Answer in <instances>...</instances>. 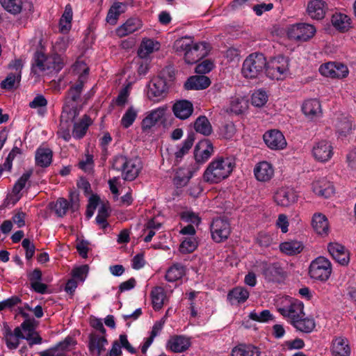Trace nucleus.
Here are the masks:
<instances>
[{"mask_svg": "<svg viewBox=\"0 0 356 356\" xmlns=\"http://www.w3.org/2000/svg\"><path fill=\"white\" fill-rule=\"evenodd\" d=\"M263 138L267 147L273 150L283 149L287 145L283 134L277 129L266 131Z\"/></svg>", "mask_w": 356, "mask_h": 356, "instance_id": "9b49d317", "label": "nucleus"}, {"mask_svg": "<svg viewBox=\"0 0 356 356\" xmlns=\"http://www.w3.org/2000/svg\"><path fill=\"white\" fill-rule=\"evenodd\" d=\"M292 325L300 332L310 333L314 330L316 323L313 318H305L303 316L299 320L293 321V324Z\"/></svg>", "mask_w": 356, "mask_h": 356, "instance_id": "4c0bfd02", "label": "nucleus"}, {"mask_svg": "<svg viewBox=\"0 0 356 356\" xmlns=\"http://www.w3.org/2000/svg\"><path fill=\"white\" fill-rule=\"evenodd\" d=\"M108 344L106 336H99L95 333L89 335L88 349L90 353L97 352V355L100 356L105 350V346Z\"/></svg>", "mask_w": 356, "mask_h": 356, "instance_id": "b1692460", "label": "nucleus"}, {"mask_svg": "<svg viewBox=\"0 0 356 356\" xmlns=\"http://www.w3.org/2000/svg\"><path fill=\"white\" fill-rule=\"evenodd\" d=\"M185 275V268L181 264H174L166 271L165 278L169 282H174Z\"/></svg>", "mask_w": 356, "mask_h": 356, "instance_id": "e433bc0d", "label": "nucleus"}, {"mask_svg": "<svg viewBox=\"0 0 356 356\" xmlns=\"http://www.w3.org/2000/svg\"><path fill=\"white\" fill-rule=\"evenodd\" d=\"M284 345L286 347V350H292L302 349L305 347V343L303 339L300 338H296L293 340L284 341Z\"/></svg>", "mask_w": 356, "mask_h": 356, "instance_id": "e2e57ef3", "label": "nucleus"}, {"mask_svg": "<svg viewBox=\"0 0 356 356\" xmlns=\"http://www.w3.org/2000/svg\"><path fill=\"white\" fill-rule=\"evenodd\" d=\"M191 346V338L184 335H173L166 343V349L175 353H184Z\"/></svg>", "mask_w": 356, "mask_h": 356, "instance_id": "2eb2a0df", "label": "nucleus"}, {"mask_svg": "<svg viewBox=\"0 0 356 356\" xmlns=\"http://www.w3.org/2000/svg\"><path fill=\"white\" fill-rule=\"evenodd\" d=\"M169 88L168 81L158 75L149 84L148 97L153 101H159L167 95Z\"/></svg>", "mask_w": 356, "mask_h": 356, "instance_id": "1a4fd4ad", "label": "nucleus"}, {"mask_svg": "<svg viewBox=\"0 0 356 356\" xmlns=\"http://www.w3.org/2000/svg\"><path fill=\"white\" fill-rule=\"evenodd\" d=\"M312 154L316 161L325 163L332 157L333 147L329 141L323 140L314 144Z\"/></svg>", "mask_w": 356, "mask_h": 356, "instance_id": "ddd939ff", "label": "nucleus"}, {"mask_svg": "<svg viewBox=\"0 0 356 356\" xmlns=\"http://www.w3.org/2000/svg\"><path fill=\"white\" fill-rule=\"evenodd\" d=\"M316 31V28L312 24L298 23L288 28L287 35L289 39L297 42H307L314 35Z\"/></svg>", "mask_w": 356, "mask_h": 356, "instance_id": "6e6552de", "label": "nucleus"}, {"mask_svg": "<svg viewBox=\"0 0 356 356\" xmlns=\"http://www.w3.org/2000/svg\"><path fill=\"white\" fill-rule=\"evenodd\" d=\"M53 152L49 148L39 147L35 152V164L42 168L49 166L52 161Z\"/></svg>", "mask_w": 356, "mask_h": 356, "instance_id": "7c9ffc66", "label": "nucleus"}, {"mask_svg": "<svg viewBox=\"0 0 356 356\" xmlns=\"http://www.w3.org/2000/svg\"><path fill=\"white\" fill-rule=\"evenodd\" d=\"M33 174V170L30 169L22 174V175L15 183L13 188V193L15 195H18L21 191L25 187L27 181Z\"/></svg>", "mask_w": 356, "mask_h": 356, "instance_id": "a18cd8bd", "label": "nucleus"}, {"mask_svg": "<svg viewBox=\"0 0 356 356\" xmlns=\"http://www.w3.org/2000/svg\"><path fill=\"white\" fill-rule=\"evenodd\" d=\"M137 117V112L133 107H129L121 119V124L125 129L131 127Z\"/></svg>", "mask_w": 356, "mask_h": 356, "instance_id": "3c124183", "label": "nucleus"}, {"mask_svg": "<svg viewBox=\"0 0 356 356\" xmlns=\"http://www.w3.org/2000/svg\"><path fill=\"white\" fill-rule=\"evenodd\" d=\"M109 216V207L106 204H102L99 209L97 216L95 218L97 223L101 226L102 229H105L108 227V223L107 218Z\"/></svg>", "mask_w": 356, "mask_h": 356, "instance_id": "49530a36", "label": "nucleus"}, {"mask_svg": "<svg viewBox=\"0 0 356 356\" xmlns=\"http://www.w3.org/2000/svg\"><path fill=\"white\" fill-rule=\"evenodd\" d=\"M159 76L168 81V86L170 87L175 79V72L172 67H167L160 72Z\"/></svg>", "mask_w": 356, "mask_h": 356, "instance_id": "0e129e2a", "label": "nucleus"}, {"mask_svg": "<svg viewBox=\"0 0 356 356\" xmlns=\"http://www.w3.org/2000/svg\"><path fill=\"white\" fill-rule=\"evenodd\" d=\"M312 227L317 234L323 235L328 232V221L322 213H315L312 218Z\"/></svg>", "mask_w": 356, "mask_h": 356, "instance_id": "f704fd0d", "label": "nucleus"}, {"mask_svg": "<svg viewBox=\"0 0 356 356\" xmlns=\"http://www.w3.org/2000/svg\"><path fill=\"white\" fill-rule=\"evenodd\" d=\"M268 101V95L265 90H259L252 95V104L257 107L263 106Z\"/></svg>", "mask_w": 356, "mask_h": 356, "instance_id": "603ef678", "label": "nucleus"}, {"mask_svg": "<svg viewBox=\"0 0 356 356\" xmlns=\"http://www.w3.org/2000/svg\"><path fill=\"white\" fill-rule=\"evenodd\" d=\"M130 159L131 158H128L127 156L122 154L115 155L112 159V169L118 172H122V170H124Z\"/></svg>", "mask_w": 356, "mask_h": 356, "instance_id": "8fccbe9b", "label": "nucleus"}, {"mask_svg": "<svg viewBox=\"0 0 356 356\" xmlns=\"http://www.w3.org/2000/svg\"><path fill=\"white\" fill-rule=\"evenodd\" d=\"M249 296L250 292L248 289L242 286H236L229 291L227 299L232 304L234 302L241 304L248 299Z\"/></svg>", "mask_w": 356, "mask_h": 356, "instance_id": "2f4dec72", "label": "nucleus"}, {"mask_svg": "<svg viewBox=\"0 0 356 356\" xmlns=\"http://www.w3.org/2000/svg\"><path fill=\"white\" fill-rule=\"evenodd\" d=\"M232 356H260V348L251 343H239L232 350Z\"/></svg>", "mask_w": 356, "mask_h": 356, "instance_id": "393cba45", "label": "nucleus"}, {"mask_svg": "<svg viewBox=\"0 0 356 356\" xmlns=\"http://www.w3.org/2000/svg\"><path fill=\"white\" fill-rule=\"evenodd\" d=\"M184 60L187 64L193 65L206 57L211 46H185Z\"/></svg>", "mask_w": 356, "mask_h": 356, "instance_id": "f8f14e48", "label": "nucleus"}, {"mask_svg": "<svg viewBox=\"0 0 356 356\" xmlns=\"http://www.w3.org/2000/svg\"><path fill=\"white\" fill-rule=\"evenodd\" d=\"M211 236L216 243L227 239L230 234V225L227 220L220 218L213 219L210 227Z\"/></svg>", "mask_w": 356, "mask_h": 356, "instance_id": "9d476101", "label": "nucleus"}, {"mask_svg": "<svg viewBox=\"0 0 356 356\" xmlns=\"http://www.w3.org/2000/svg\"><path fill=\"white\" fill-rule=\"evenodd\" d=\"M198 243L195 236L186 237L180 244L179 251L183 254H188L194 252L197 248Z\"/></svg>", "mask_w": 356, "mask_h": 356, "instance_id": "c03bdc74", "label": "nucleus"}, {"mask_svg": "<svg viewBox=\"0 0 356 356\" xmlns=\"http://www.w3.org/2000/svg\"><path fill=\"white\" fill-rule=\"evenodd\" d=\"M142 26L141 21L138 18H129L116 29L119 37H124L138 31Z\"/></svg>", "mask_w": 356, "mask_h": 356, "instance_id": "bb28decb", "label": "nucleus"}, {"mask_svg": "<svg viewBox=\"0 0 356 356\" xmlns=\"http://www.w3.org/2000/svg\"><path fill=\"white\" fill-rule=\"evenodd\" d=\"M241 51L234 47L231 46L227 49L224 51V56L227 59L229 62L234 61L236 60H238L240 58Z\"/></svg>", "mask_w": 356, "mask_h": 356, "instance_id": "774afa93", "label": "nucleus"}, {"mask_svg": "<svg viewBox=\"0 0 356 356\" xmlns=\"http://www.w3.org/2000/svg\"><path fill=\"white\" fill-rule=\"evenodd\" d=\"M213 145L208 139L199 141L194 149V159L197 164L205 163L211 156Z\"/></svg>", "mask_w": 356, "mask_h": 356, "instance_id": "4468645a", "label": "nucleus"}, {"mask_svg": "<svg viewBox=\"0 0 356 356\" xmlns=\"http://www.w3.org/2000/svg\"><path fill=\"white\" fill-rule=\"evenodd\" d=\"M331 21L334 27L341 32L347 31L350 27L351 19L346 14L335 13L332 15Z\"/></svg>", "mask_w": 356, "mask_h": 356, "instance_id": "c9c22d12", "label": "nucleus"}, {"mask_svg": "<svg viewBox=\"0 0 356 356\" xmlns=\"http://www.w3.org/2000/svg\"><path fill=\"white\" fill-rule=\"evenodd\" d=\"M40 47L41 49L37 50L33 54L31 73L33 75H39L47 70L60 71L63 67V62L60 56L58 54L49 56L42 51L44 46Z\"/></svg>", "mask_w": 356, "mask_h": 356, "instance_id": "f03ea898", "label": "nucleus"}, {"mask_svg": "<svg viewBox=\"0 0 356 356\" xmlns=\"http://www.w3.org/2000/svg\"><path fill=\"white\" fill-rule=\"evenodd\" d=\"M192 177L193 173L191 170H188L186 175H185L183 170H180L177 172L174 179V184L177 187H183L187 184Z\"/></svg>", "mask_w": 356, "mask_h": 356, "instance_id": "5fc2aeb1", "label": "nucleus"}, {"mask_svg": "<svg viewBox=\"0 0 356 356\" xmlns=\"http://www.w3.org/2000/svg\"><path fill=\"white\" fill-rule=\"evenodd\" d=\"M152 307L155 311L160 310L163 305L165 298V291L161 286L154 287L151 291Z\"/></svg>", "mask_w": 356, "mask_h": 356, "instance_id": "a19ab883", "label": "nucleus"}, {"mask_svg": "<svg viewBox=\"0 0 356 356\" xmlns=\"http://www.w3.org/2000/svg\"><path fill=\"white\" fill-rule=\"evenodd\" d=\"M165 109L163 108H158L150 112L145 117L141 123L142 129L147 131L155 126L164 116Z\"/></svg>", "mask_w": 356, "mask_h": 356, "instance_id": "cd10ccee", "label": "nucleus"}, {"mask_svg": "<svg viewBox=\"0 0 356 356\" xmlns=\"http://www.w3.org/2000/svg\"><path fill=\"white\" fill-rule=\"evenodd\" d=\"M86 65L85 62L79 59H78L74 65V70L77 72L82 70V72L79 75L76 83L71 86L67 91V99L68 102L72 101L74 103H77L80 99L84 83L89 73V67Z\"/></svg>", "mask_w": 356, "mask_h": 356, "instance_id": "423d86ee", "label": "nucleus"}, {"mask_svg": "<svg viewBox=\"0 0 356 356\" xmlns=\"http://www.w3.org/2000/svg\"><path fill=\"white\" fill-rule=\"evenodd\" d=\"M248 317L250 319L259 323H268L273 320V316L268 309H264L260 313L254 310L249 314Z\"/></svg>", "mask_w": 356, "mask_h": 356, "instance_id": "de8ad7c7", "label": "nucleus"}, {"mask_svg": "<svg viewBox=\"0 0 356 356\" xmlns=\"http://www.w3.org/2000/svg\"><path fill=\"white\" fill-rule=\"evenodd\" d=\"M214 67L213 63L210 60H204L199 63L195 68V72L198 74H207L210 72Z\"/></svg>", "mask_w": 356, "mask_h": 356, "instance_id": "69168bd1", "label": "nucleus"}, {"mask_svg": "<svg viewBox=\"0 0 356 356\" xmlns=\"http://www.w3.org/2000/svg\"><path fill=\"white\" fill-rule=\"evenodd\" d=\"M279 312L283 316L289 318V321L291 325L293 324V321L305 316L304 304L298 300L292 302L286 307L280 308Z\"/></svg>", "mask_w": 356, "mask_h": 356, "instance_id": "dca6fc26", "label": "nucleus"}, {"mask_svg": "<svg viewBox=\"0 0 356 356\" xmlns=\"http://www.w3.org/2000/svg\"><path fill=\"white\" fill-rule=\"evenodd\" d=\"M254 175L259 181L266 182L270 181L274 175V168L268 161H261L254 168Z\"/></svg>", "mask_w": 356, "mask_h": 356, "instance_id": "6ab92c4d", "label": "nucleus"}, {"mask_svg": "<svg viewBox=\"0 0 356 356\" xmlns=\"http://www.w3.org/2000/svg\"><path fill=\"white\" fill-rule=\"evenodd\" d=\"M211 84V80L204 75L191 76L186 81L184 87L187 90H200L207 88Z\"/></svg>", "mask_w": 356, "mask_h": 356, "instance_id": "412c9836", "label": "nucleus"}, {"mask_svg": "<svg viewBox=\"0 0 356 356\" xmlns=\"http://www.w3.org/2000/svg\"><path fill=\"white\" fill-rule=\"evenodd\" d=\"M352 130V123L348 120L340 121L337 126V131L339 137H346Z\"/></svg>", "mask_w": 356, "mask_h": 356, "instance_id": "13d9d810", "label": "nucleus"}, {"mask_svg": "<svg viewBox=\"0 0 356 356\" xmlns=\"http://www.w3.org/2000/svg\"><path fill=\"white\" fill-rule=\"evenodd\" d=\"M19 83L18 76L13 74V72L9 73L6 79L1 83V88L5 90H12L15 87V83Z\"/></svg>", "mask_w": 356, "mask_h": 356, "instance_id": "bf43d9fd", "label": "nucleus"}, {"mask_svg": "<svg viewBox=\"0 0 356 356\" xmlns=\"http://www.w3.org/2000/svg\"><path fill=\"white\" fill-rule=\"evenodd\" d=\"M78 167L85 172H90L94 168L93 156L86 154L85 159L81 160L78 163Z\"/></svg>", "mask_w": 356, "mask_h": 356, "instance_id": "6e6d98bb", "label": "nucleus"}, {"mask_svg": "<svg viewBox=\"0 0 356 356\" xmlns=\"http://www.w3.org/2000/svg\"><path fill=\"white\" fill-rule=\"evenodd\" d=\"M193 103L187 99L177 100L172 106V112L180 120L188 119L193 113Z\"/></svg>", "mask_w": 356, "mask_h": 356, "instance_id": "aec40b11", "label": "nucleus"}, {"mask_svg": "<svg viewBox=\"0 0 356 356\" xmlns=\"http://www.w3.org/2000/svg\"><path fill=\"white\" fill-rule=\"evenodd\" d=\"M330 351L332 356H350L351 353L347 339L342 337L332 339Z\"/></svg>", "mask_w": 356, "mask_h": 356, "instance_id": "4be33fe9", "label": "nucleus"}, {"mask_svg": "<svg viewBox=\"0 0 356 356\" xmlns=\"http://www.w3.org/2000/svg\"><path fill=\"white\" fill-rule=\"evenodd\" d=\"M289 72V60L283 56H278L266 60V75L272 80H284Z\"/></svg>", "mask_w": 356, "mask_h": 356, "instance_id": "39448f33", "label": "nucleus"}, {"mask_svg": "<svg viewBox=\"0 0 356 356\" xmlns=\"http://www.w3.org/2000/svg\"><path fill=\"white\" fill-rule=\"evenodd\" d=\"M22 246L26 251V259H31L35 251V245L29 238H24L22 242Z\"/></svg>", "mask_w": 356, "mask_h": 356, "instance_id": "338daca9", "label": "nucleus"}, {"mask_svg": "<svg viewBox=\"0 0 356 356\" xmlns=\"http://www.w3.org/2000/svg\"><path fill=\"white\" fill-rule=\"evenodd\" d=\"M181 218L186 222H190L198 225L201 222V218L197 214L193 211H183L181 213Z\"/></svg>", "mask_w": 356, "mask_h": 356, "instance_id": "680f3d73", "label": "nucleus"}, {"mask_svg": "<svg viewBox=\"0 0 356 356\" xmlns=\"http://www.w3.org/2000/svg\"><path fill=\"white\" fill-rule=\"evenodd\" d=\"M0 3L11 14L17 15L22 10V0H0Z\"/></svg>", "mask_w": 356, "mask_h": 356, "instance_id": "37998d69", "label": "nucleus"}, {"mask_svg": "<svg viewBox=\"0 0 356 356\" xmlns=\"http://www.w3.org/2000/svg\"><path fill=\"white\" fill-rule=\"evenodd\" d=\"M332 273V264L324 257H318L313 260L309 268V275L312 279L327 281Z\"/></svg>", "mask_w": 356, "mask_h": 356, "instance_id": "0eeeda50", "label": "nucleus"}, {"mask_svg": "<svg viewBox=\"0 0 356 356\" xmlns=\"http://www.w3.org/2000/svg\"><path fill=\"white\" fill-rule=\"evenodd\" d=\"M298 195L291 188H282L274 195L275 202L280 206L289 207L297 201Z\"/></svg>", "mask_w": 356, "mask_h": 356, "instance_id": "a211bd4d", "label": "nucleus"}, {"mask_svg": "<svg viewBox=\"0 0 356 356\" xmlns=\"http://www.w3.org/2000/svg\"><path fill=\"white\" fill-rule=\"evenodd\" d=\"M194 129L196 132L200 133L204 136H209L212 133V127L208 120L204 115L199 116L194 122Z\"/></svg>", "mask_w": 356, "mask_h": 356, "instance_id": "58836bf2", "label": "nucleus"}, {"mask_svg": "<svg viewBox=\"0 0 356 356\" xmlns=\"http://www.w3.org/2000/svg\"><path fill=\"white\" fill-rule=\"evenodd\" d=\"M326 3L323 0H311L307 4L308 15L314 19H321L325 15Z\"/></svg>", "mask_w": 356, "mask_h": 356, "instance_id": "a878e982", "label": "nucleus"}, {"mask_svg": "<svg viewBox=\"0 0 356 356\" xmlns=\"http://www.w3.org/2000/svg\"><path fill=\"white\" fill-rule=\"evenodd\" d=\"M21 302L22 299L19 296H13L0 302V312L6 309H11Z\"/></svg>", "mask_w": 356, "mask_h": 356, "instance_id": "4d7b16f0", "label": "nucleus"}, {"mask_svg": "<svg viewBox=\"0 0 356 356\" xmlns=\"http://www.w3.org/2000/svg\"><path fill=\"white\" fill-rule=\"evenodd\" d=\"M140 168L139 162L136 159H131L124 170H122V177L126 181H133L138 176Z\"/></svg>", "mask_w": 356, "mask_h": 356, "instance_id": "72a5a7b5", "label": "nucleus"}, {"mask_svg": "<svg viewBox=\"0 0 356 356\" xmlns=\"http://www.w3.org/2000/svg\"><path fill=\"white\" fill-rule=\"evenodd\" d=\"M302 111L311 120L319 118L322 114L321 103L317 99L305 100L302 104Z\"/></svg>", "mask_w": 356, "mask_h": 356, "instance_id": "5701e85b", "label": "nucleus"}, {"mask_svg": "<svg viewBox=\"0 0 356 356\" xmlns=\"http://www.w3.org/2000/svg\"><path fill=\"white\" fill-rule=\"evenodd\" d=\"M3 335L7 348L9 350L17 349L19 345V341L17 339H12L13 337V334L7 323H3Z\"/></svg>", "mask_w": 356, "mask_h": 356, "instance_id": "09e8293b", "label": "nucleus"}, {"mask_svg": "<svg viewBox=\"0 0 356 356\" xmlns=\"http://www.w3.org/2000/svg\"><path fill=\"white\" fill-rule=\"evenodd\" d=\"M335 63L328 62L321 65L319 67V72L324 76L334 78Z\"/></svg>", "mask_w": 356, "mask_h": 356, "instance_id": "052dcab7", "label": "nucleus"}, {"mask_svg": "<svg viewBox=\"0 0 356 356\" xmlns=\"http://www.w3.org/2000/svg\"><path fill=\"white\" fill-rule=\"evenodd\" d=\"M266 58L261 53H252L243 61L241 72L247 79H255L266 70Z\"/></svg>", "mask_w": 356, "mask_h": 356, "instance_id": "20e7f679", "label": "nucleus"}, {"mask_svg": "<svg viewBox=\"0 0 356 356\" xmlns=\"http://www.w3.org/2000/svg\"><path fill=\"white\" fill-rule=\"evenodd\" d=\"M58 217H63L70 208V202L64 197H59L55 202L49 204Z\"/></svg>", "mask_w": 356, "mask_h": 356, "instance_id": "79ce46f5", "label": "nucleus"}, {"mask_svg": "<svg viewBox=\"0 0 356 356\" xmlns=\"http://www.w3.org/2000/svg\"><path fill=\"white\" fill-rule=\"evenodd\" d=\"M235 166L234 158L218 156L208 165L203 175L204 180L211 184L219 183L232 174Z\"/></svg>", "mask_w": 356, "mask_h": 356, "instance_id": "f257e3e1", "label": "nucleus"}, {"mask_svg": "<svg viewBox=\"0 0 356 356\" xmlns=\"http://www.w3.org/2000/svg\"><path fill=\"white\" fill-rule=\"evenodd\" d=\"M280 251L287 255H296L303 250L302 244L297 241H286L280 243Z\"/></svg>", "mask_w": 356, "mask_h": 356, "instance_id": "ea45409f", "label": "nucleus"}, {"mask_svg": "<svg viewBox=\"0 0 356 356\" xmlns=\"http://www.w3.org/2000/svg\"><path fill=\"white\" fill-rule=\"evenodd\" d=\"M313 191L318 196L328 198L334 194V189L331 183L322 180L313 184Z\"/></svg>", "mask_w": 356, "mask_h": 356, "instance_id": "473e14b6", "label": "nucleus"}, {"mask_svg": "<svg viewBox=\"0 0 356 356\" xmlns=\"http://www.w3.org/2000/svg\"><path fill=\"white\" fill-rule=\"evenodd\" d=\"M195 140V134L193 132L188 133L182 144L177 147L178 150L175 153V163L177 164L180 163L184 156L188 154L190 149L193 147Z\"/></svg>", "mask_w": 356, "mask_h": 356, "instance_id": "c756f323", "label": "nucleus"}, {"mask_svg": "<svg viewBox=\"0 0 356 356\" xmlns=\"http://www.w3.org/2000/svg\"><path fill=\"white\" fill-rule=\"evenodd\" d=\"M24 60L20 57L19 58H15L14 60H12L8 65V68L9 70H15L13 74L18 76V81H21L22 70L24 67Z\"/></svg>", "mask_w": 356, "mask_h": 356, "instance_id": "864d4df0", "label": "nucleus"}, {"mask_svg": "<svg viewBox=\"0 0 356 356\" xmlns=\"http://www.w3.org/2000/svg\"><path fill=\"white\" fill-rule=\"evenodd\" d=\"M327 250L332 259L341 266H347L350 261V254L346 248L338 243H330Z\"/></svg>", "mask_w": 356, "mask_h": 356, "instance_id": "f3484780", "label": "nucleus"}, {"mask_svg": "<svg viewBox=\"0 0 356 356\" xmlns=\"http://www.w3.org/2000/svg\"><path fill=\"white\" fill-rule=\"evenodd\" d=\"M91 124V118L84 115L79 122L74 124L72 136L76 140L83 138Z\"/></svg>", "mask_w": 356, "mask_h": 356, "instance_id": "c85d7f7f", "label": "nucleus"}, {"mask_svg": "<svg viewBox=\"0 0 356 356\" xmlns=\"http://www.w3.org/2000/svg\"><path fill=\"white\" fill-rule=\"evenodd\" d=\"M261 273L267 284H282L284 283L288 274L280 262L261 261L259 264Z\"/></svg>", "mask_w": 356, "mask_h": 356, "instance_id": "7ed1b4c3", "label": "nucleus"}]
</instances>
